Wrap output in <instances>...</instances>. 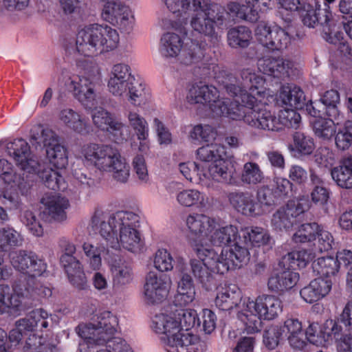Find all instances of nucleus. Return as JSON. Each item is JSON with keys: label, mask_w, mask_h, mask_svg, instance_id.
I'll list each match as a JSON object with an SVG mask.
<instances>
[{"label": "nucleus", "mask_w": 352, "mask_h": 352, "mask_svg": "<svg viewBox=\"0 0 352 352\" xmlns=\"http://www.w3.org/2000/svg\"><path fill=\"white\" fill-rule=\"evenodd\" d=\"M186 225L195 236L190 241L196 255L189 261L190 271L204 286L211 282L212 273L224 274L249 261L250 252L239 245L236 226L221 225L218 219L199 213L187 216Z\"/></svg>", "instance_id": "nucleus-1"}, {"label": "nucleus", "mask_w": 352, "mask_h": 352, "mask_svg": "<svg viewBox=\"0 0 352 352\" xmlns=\"http://www.w3.org/2000/svg\"><path fill=\"white\" fill-rule=\"evenodd\" d=\"M208 69H212L214 78L228 94L239 98L243 104L242 112L233 113L232 118L240 119L252 128L264 131H280L285 127L300 126L301 117L294 108L286 107L276 116L265 107L272 95L265 87V80L260 74L246 68L237 76L216 64L210 65Z\"/></svg>", "instance_id": "nucleus-2"}, {"label": "nucleus", "mask_w": 352, "mask_h": 352, "mask_svg": "<svg viewBox=\"0 0 352 352\" xmlns=\"http://www.w3.org/2000/svg\"><path fill=\"white\" fill-rule=\"evenodd\" d=\"M89 226L104 240V243L85 242L82 245L89 266L94 270L101 267L102 254L104 257L107 250L120 252L123 249L138 253L143 248L144 243L138 230L140 217L132 212L118 211L106 218L102 210L96 209Z\"/></svg>", "instance_id": "nucleus-3"}, {"label": "nucleus", "mask_w": 352, "mask_h": 352, "mask_svg": "<svg viewBox=\"0 0 352 352\" xmlns=\"http://www.w3.org/2000/svg\"><path fill=\"white\" fill-rule=\"evenodd\" d=\"M118 326V318L107 311L96 314L88 323L79 324L76 331L82 339L79 352H133L125 340L114 337Z\"/></svg>", "instance_id": "nucleus-4"}, {"label": "nucleus", "mask_w": 352, "mask_h": 352, "mask_svg": "<svg viewBox=\"0 0 352 352\" xmlns=\"http://www.w3.org/2000/svg\"><path fill=\"white\" fill-rule=\"evenodd\" d=\"M120 43L118 31L107 25L91 23L80 26L75 44L67 47V53L80 63L91 58L116 50Z\"/></svg>", "instance_id": "nucleus-5"}, {"label": "nucleus", "mask_w": 352, "mask_h": 352, "mask_svg": "<svg viewBox=\"0 0 352 352\" xmlns=\"http://www.w3.org/2000/svg\"><path fill=\"white\" fill-rule=\"evenodd\" d=\"M152 330L160 336L166 352H205L206 344L192 332L179 331L175 313L160 310L151 318Z\"/></svg>", "instance_id": "nucleus-6"}, {"label": "nucleus", "mask_w": 352, "mask_h": 352, "mask_svg": "<svg viewBox=\"0 0 352 352\" xmlns=\"http://www.w3.org/2000/svg\"><path fill=\"white\" fill-rule=\"evenodd\" d=\"M188 25L186 18L179 19L171 23V28L183 34L184 38L172 32L164 33L160 40L159 52L166 58H174L178 56L183 46L184 50L179 57V61L185 65L205 67V48L187 32Z\"/></svg>", "instance_id": "nucleus-7"}, {"label": "nucleus", "mask_w": 352, "mask_h": 352, "mask_svg": "<svg viewBox=\"0 0 352 352\" xmlns=\"http://www.w3.org/2000/svg\"><path fill=\"white\" fill-rule=\"evenodd\" d=\"M83 164L100 174H108L117 182L125 184L130 176L126 159L116 147L108 144L89 143L80 151Z\"/></svg>", "instance_id": "nucleus-8"}, {"label": "nucleus", "mask_w": 352, "mask_h": 352, "mask_svg": "<svg viewBox=\"0 0 352 352\" xmlns=\"http://www.w3.org/2000/svg\"><path fill=\"white\" fill-rule=\"evenodd\" d=\"M101 80L99 67L92 64L85 69L82 76L70 75L67 71H63L52 76L51 83L52 86L57 85L60 89L65 87L85 109H91L99 102L96 87L100 85Z\"/></svg>", "instance_id": "nucleus-9"}, {"label": "nucleus", "mask_w": 352, "mask_h": 352, "mask_svg": "<svg viewBox=\"0 0 352 352\" xmlns=\"http://www.w3.org/2000/svg\"><path fill=\"white\" fill-rule=\"evenodd\" d=\"M238 318L247 332L253 333L261 329L263 320H272L278 317L283 311V303L278 297L264 294L255 299L245 297Z\"/></svg>", "instance_id": "nucleus-10"}, {"label": "nucleus", "mask_w": 352, "mask_h": 352, "mask_svg": "<svg viewBox=\"0 0 352 352\" xmlns=\"http://www.w3.org/2000/svg\"><path fill=\"white\" fill-rule=\"evenodd\" d=\"M13 292L10 294L8 285H0V314L6 313L18 316L27 309L23 302L24 300H41L52 295L50 287L36 282L33 278H30L26 285H15Z\"/></svg>", "instance_id": "nucleus-11"}, {"label": "nucleus", "mask_w": 352, "mask_h": 352, "mask_svg": "<svg viewBox=\"0 0 352 352\" xmlns=\"http://www.w3.org/2000/svg\"><path fill=\"white\" fill-rule=\"evenodd\" d=\"M186 100L190 104H203L209 106L214 115L224 116L232 120L240 119L232 118L233 113H241L243 104L228 98H219L216 87L208 85H194L188 91Z\"/></svg>", "instance_id": "nucleus-12"}, {"label": "nucleus", "mask_w": 352, "mask_h": 352, "mask_svg": "<svg viewBox=\"0 0 352 352\" xmlns=\"http://www.w3.org/2000/svg\"><path fill=\"white\" fill-rule=\"evenodd\" d=\"M200 6L191 7L190 10L193 11L190 20V26L192 31L199 35L210 36L217 40L214 33V23L223 20L221 7L211 3L209 0H201Z\"/></svg>", "instance_id": "nucleus-13"}, {"label": "nucleus", "mask_w": 352, "mask_h": 352, "mask_svg": "<svg viewBox=\"0 0 352 352\" xmlns=\"http://www.w3.org/2000/svg\"><path fill=\"white\" fill-rule=\"evenodd\" d=\"M196 157L199 163L207 166V169L211 173L223 168L228 173L226 177L212 179L217 182L230 183L235 171L234 161L226 157L225 148L217 144H210L199 148L196 151Z\"/></svg>", "instance_id": "nucleus-14"}, {"label": "nucleus", "mask_w": 352, "mask_h": 352, "mask_svg": "<svg viewBox=\"0 0 352 352\" xmlns=\"http://www.w3.org/2000/svg\"><path fill=\"white\" fill-rule=\"evenodd\" d=\"M302 21L305 25L314 28L318 23L323 25L325 39L330 43H336L340 38V34L336 31L337 25L331 11L322 10L320 5L316 1L314 6L310 3L304 5L302 14Z\"/></svg>", "instance_id": "nucleus-15"}, {"label": "nucleus", "mask_w": 352, "mask_h": 352, "mask_svg": "<svg viewBox=\"0 0 352 352\" xmlns=\"http://www.w3.org/2000/svg\"><path fill=\"white\" fill-rule=\"evenodd\" d=\"M101 16L122 33H130L135 25V16L129 6L119 0H100Z\"/></svg>", "instance_id": "nucleus-16"}, {"label": "nucleus", "mask_w": 352, "mask_h": 352, "mask_svg": "<svg viewBox=\"0 0 352 352\" xmlns=\"http://www.w3.org/2000/svg\"><path fill=\"white\" fill-rule=\"evenodd\" d=\"M223 169V168H219L210 173L205 164L192 161L179 162L177 165L178 171L188 182L206 188H213L212 179L221 178L223 176L226 178L228 173Z\"/></svg>", "instance_id": "nucleus-17"}, {"label": "nucleus", "mask_w": 352, "mask_h": 352, "mask_svg": "<svg viewBox=\"0 0 352 352\" xmlns=\"http://www.w3.org/2000/svg\"><path fill=\"white\" fill-rule=\"evenodd\" d=\"M0 179L3 182L0 186V199L16 202L19 192H24L26 184H23L24 179L16 173L12 163L6 159H0Z\"/></svg>", "instance_id": "nucleus-18"}, {"label": "nucleus", "mask_w": 352, "mask_h": 352, "mask_svg": "<svg viewBox=\"0 0 352 352\" xmlns=\"http://www.w3.org/2000/svg\"><path fill=\"white\" fill-rule=\"evenodd\" d=\"M318 103L310 101L306 104V111L310 116L309 122L312 126L315 135L324 140H329L336 132L339 126L344 120V116H327L322 118L320 116V111L317 109Z\"/></svg>", "instance_id": "nucleus-19"}, {"label": "nucleus", "mask_w": 352, "mask_h": 352, "mask_svg": "<svg viewBox=\"0 0 352 352\" xmlns=\"http://www.w3.org/2000/svg\"><path fill=\"white\" fill-rule=\"evenodd\" d=\"M342 332L339 322L333 319L327 320L322 324L311 323L305 333V341L317 346H325L333 340H338Z\"/></svg>", "instance_id": "nucleus-20"}, {"label": "nucleus", "mask_w": 352, "mask_h": 352, "mask_svg": "<svg viewBox=\"0 0 352 352\" xmlns=\"http://www.w3.org/2000/svg\"><path fill=\"white\" fill-rule=\"evenodd\" d=\"M13 268L32 278L42 275L47 269V264L36 253L26 250L13 251L9 254Z\"/></svg>", "instance_id": "nucleus-21"}, {"label": "nucleus", "mask_w": 352, "mask_h": 352, "mask_svg": "<svg viewBox=\"0 0 352 352\" xmlns=\"http://www.w3.org/2000/svg\"><path fill=\"white\" fill-rule=\"evenodd\" d=\"M170 288V279L166 275L149 272L144 285L143 299L146 304L154 305L165 299Z\"/></svg>", "instance_id": "nucleus-22"}, {"label": "nucleus", "mask_w": 352, "mask_h": 352, "mask_svg": "<svg viewBox=\"0 0 352 352\" xmlns=\"http://www.w3.org/2000/svg\"><path fill=\"white\" fill-rule=\"evenodd\" d=\"M91 118L95 126L109 132L115 142L120 144L127 139V127L104 108L93 109Z\"/></svg>", "instance_id": "nucleus-23"}, {"label": "nucleus", "mask_w": 352, "mask_h": 352, "mask_svg": "<svg viewBox=\"0 0 352 352\" xmlns=\"http://www.w3.org/2000/svg\"><path fill=\"white\" fill-rule=\"evenodd\" d=\"M309 209L306 199H293L279 208L272 216L271 225L278 231H287L294 225V219Z\"/></svg>", "instance_id": "nucleus-24"}, {"label": "nucleus", "mask_w": 352, "mask_h": 352, "mask_svg": "<svg viewBox=\"0 0 352 352\" xmlns=\"http://www.w3.org/2000/svg\"><path fill=\"white\" fill-rule=\"evenodd\" d=\"M133 78L129 65L115 64L111 67L107 81L109 93L116 98L124 100Z\"/></svg>", "instance_id": "nucleus-25"}, {"label": "nucleus", "mask_w": 352, "mask_h": 352, "mask_svg": "<svg viewBox=\"0 0 352 352\" xmlns=\"http://www.w3.org/2000/svg\"><path fill=\"white\" fill-rule=\"evenodd\" d=\"M258 41L271 50H280L287 47L290 38L285 30L278 26H269L261 23L255 30Z\"/></svg>", "instance_id": "nucleus-26"}, {"label": "nucleus", "mask_w": 352, "mask_h": 352, "mask_svg": "<svg viewBox=\"0 0 352 352\" xmlns=\"http://www.w3.org/2000/svg\"><path fill=\"white\" fill-rule=\"evenodd\" d=\"M65 254L60 257L61 265L67 274L70 283L79 289H83L87 286V278L80 263L73 256L76 252L75 245L67 243Z\"/></svg>", "instance_id": "nucleus-27"}, {"label": "nucleus", "mask_w": 352, "mask_h": 352, "mask_svg": "<svg viewBox=\"0 0 352 352\" xmlns=\"http://www.w3.org/2000/svg\"><path fill=\"white\" fill-rule=\"evenodd\" d=\"M120 252H111L107 250L104 260L109 267L114 287H119L130 283L133 280V270L129 263L122 259Z\"/></svg>", "instance_id": "nucleus-28"}, {"label": "nucleus", "mask_w": 352, "mask_h": 352, "mask_svg": "<svg viewBox=\"0 0 352 352\" xmlns=\"http://www.w3.org/2000/svg\"><path fill=\"white\" fill-rule=\"evenodd\" d=\"M56 118L60 125L77 134L86 135L90 132L91 126L88 119L72 108L60 107L56 113Z\"/></svg>", "instance_id": "nucleus-29"}, {"label": "nucleus", "mask_w": 352, "mask_h": 352, "mask_svg": "<svg viewBox=\"0 0 352 352\" xmlns=\"http://www.w3.org/2000/svg\"><path fill=\"white\" fill-rule=\"evenodd\" d=\"M240 288L235 284H224L217 289L214 300L216 307L222 311H230L237 308V315L241 311V305L244 298Z\"/></svg>", "instance_id": "nucleus-30"}, {"label": "nucleus", "mask_w": 352, "mask_h": 352, "mask_svg": "<svg viewBox=\"0 0 352 352\" xmlns=\"http://www.w3.org/2000/svg\"><path fill=\"white\" fill-rule=\"evenodd\" d=\"M272 0H245V4L241 5L231 2L228 5V10L236 16L250 22H255L259 18V12L270 9Z\"/></svg>", "instance_id": "nucleus-31"}, {"label": "nucleus", "mask_w": 352, "mask_h": 352, "mask_svg": "<svg viewBox=\"0 0 352 352\" xmlns=\"http://www.w3.org/2000/svg\"><path fill=\"white\" fill-rule=\"evenodd\" d=\"M6 150L18 166L25 171L35 170L38 162L31 157L30 148L28 142L23 139H16L7 144Z\"/></svg>", "instance_id": "nucleus-32"}, {"label": "nucleus", "mask_w": 352, "mask_h": 352, "mask_svg": "<svg viewBox=\"0 0 352 352\" xmlns=\"http://www.w3.org/2000/svg\"><path fill=\"white\" fill-rule=\"evenodd\" d=\"M280 333L289 345L296 349L303 350L307 346L302 322L296 318H287L283 324L278 326Z\"/></svg>", "instance_id": "nucleus-33"}, {"label": "nucleus", "mask_w": 352, "mask_h": 352, "mask_svg": "<svg viewBox=\"0 0 352 352\" xmlns=\"http://www.w3.org/2000/svg\"><path fill=\"white\" fill-rule=\"evenodd\" d=\"M196 298V288L193 279L186 272H181L177 283L173 303L176 307H184L192 304Z\"/></svg>", "instance_id": "nucleus-34"}, {"label": "nucleus", "mask_w": 352, "mask_h": 352, "mask_svg": "<svg viewBox=\"0 0 352 352\" xmlns=\"http://www.w3.org/2000/svg\"><path fill=\"white\" fill-rule=\"evenodd\" d=\"M332 285V280L324 279L322 277L314 278L300 290V296L305 302L314 303L329 294Z\"/></svg>", "instance_id": "nucleus-35"}, {"label": "nucleus", "mask_w": 352, "mask_h": 352, "mask_svg": "<svg viewBox=\"0 0 352 352\" xmlns=\"http://www.w3.org/2000/svg\"><path fill=\"white\" fill-rule=\"evenodd\" d=\"M257 65L261 72L274 78H285L292 72L293 64L291 61L274 58L268 55L258 59Z\"/></svg>", "instance_id": "nucleus-36"}, {"label": "nucleus", "mask_w": 352, "mask_h": 352, "mask_svg": "<svg viewBox=\"0 0 352 352\" xmlns=\"http://www.w3.org/2000/svg\"><path fill=\"white\" fill-rule=\"evenodd\" d=\"M176 200L182 207L194 208L201 212H206L210 207L208 197L205 192L196 188L183 189L178 192Z\"/></svg>", "instance_id": "nucleus-37"}, {"label": "nucleus", "mask_w": 352, "mask_h": 352, "mask_svg": "<svg viewBox=\"0 0 352 352\" xmlns=\"http://www.w3.org/2000/svg\"><path fill=\"white\" fill-rule=\"evenodd\" d=\"M282 272L270 276L267 288L270 292L283 294L294 288L299 280L298 273L289 268H283Z\"/></svg>", "instance_id": "nucleus-38"}, {"label": "nucleus", "mask_w": 352, "mask_h": 352, "mask_svg": "<svg viewBox=\"0 0 352 352\" xmlns=\"http://www.w3.org/2000/svg\"><path fill=\"white\" fill-rule=\"evenodd\" d=\"M45 207L44 212L56 221H63L67 219L66 210L69 207V200L57 194H45L41 199Z\"/></svg>", "instance_id": "nucleus-39"}, {"label": "nucleus", "mask_w": 352, "mask_h": 352, "mask_svg": "<svg viewBox=\"0 0 352 352\" xmlns=\"http://www.w3.org/2000/svg\"><path fill=\"white\" fill-rule=\"evenodd\" d=\"M23 173V175H25V173H28L31 175V179H28V176H26V179H24L23 184H26V188L23 192L25 193L28 189L31 186L30 181H34L36 179L37 177L41 178L45 186L54 190L60 189V183L63 181V178L60 175L59 173L53 170L52 168H45L41 165L38 164L35 166V170H32L30 173L28 171H25ZM25 179L23 177H22ZM23 195V193H21Z\"/></svg>", "instance_id": "nucleus-40"}, {"label": "nucleus", "mask_w": 352, "mask_h": 352, "mask_svg": "<svg viewBox=\"0 0 352 352\" xmlns=\"http://www.w3.org/2000/svg\"><path fill=\"white\" fill-rule=\"evenodd\" d=\"M23 173V175H25V173H28L31 175V179H28V176H26V179H24L23 184H26V188L23 192L25 193L28 189L31 186L30 181H34L36 179L37 177L41 178L45 186L54 190L60 189V183L63 181V178L60 175L59 173L53 170L52 168H45L41 165L38 164L35 166V170H32L30 173L28 171H25ZM25 179L23 177H22ZM23 195V193H21Z\"/></svg>", "instance_id": "nucleus-41"}, {"label": "nucleus", "mask_w": 352, "mask_h": 352, "mask_svg": "<svg viewBox=\"0 0 352 352\" xmlns=\"http://www.w3.org/2000/svg\"><path fill=\"white\" fill-rule=\"evenodd\" d=\"M229 199L232 206L243 215L255 217L264 214V210L248 193L234 192Z\"/></svg>", "instance_id": "nucleus-42"}, {"label": "nucleus", "mask_w": 352, "mask_h": 352, "mask_svg": "<svg viewBox=\"0 0 352 352\" xmlns=\"http://www.w3.org/2000/svg\"><path fill=\"white\" fill-rule=\"evenodd\" d=\"M316 256V252L311 248H299L283 256L279 261L278 265L280 268L302 269Z\"/></svg>", "instance_id": "nucleus-43"}, {"label": "nucleus", "mask_w": 352, "mask_h": 352, "mask_svg": "<svg viewBox=\"0 0 352 352\" xmlns=\"http://www.w3.org/2000/svg\"><path fill=\"white\" fill-rule=\"evenodd\" d=\"M140 107L151 104L153 100L150 88L141 80L133 78L124 100Z\"/></svg>", "instance_id": "nucleus-44"}, {"label": "nucleus", "mask_w": 352, "mask_h": 352, "mask_svg": "<svg viewBox=\"0 0 352 352\" xmlns=\"http://www.w3.org/2000/svg\"><path fill=\"white\" fill-rule=\"evenodd\" d=\"M277 101L286 107L296 109H302L304 106L306 107L307 104L302 90L292 84L285 85L280 87Z\"/></svg>", "instance_id": "nucleus-45"}, {"label": "nucleus", "mask_w": 352, "mask_h": 352, "mask_svg": "<svg viewBox=\"0 0 352 352\" xmlns=\"http://www.w3.org/2000/svg\"><path fill=\"white\" fill-rule=\"evenodd\" d=\"M331 176L338 186L344 189L352 188V156L342 157L339 164L331 168Z\"/></svg>", "instance_id": "nucleus-46"}, {"label": "nucleus", "mask_w": 352, "mask_h": 352, "mask_svg": "<svg viewBox=\"0 0 352 352\" xmlns=\"http://www.w3.org/2000/svg\"><path fill=\"white\" fill-rule=\"evenodd\" d=\"M51 320V314L43 309H36L29 313L28 316L18 320L19 326H25L29 332L42 331L48 327Z\"/></svg>", "instance_id": "nucleus-47"}, {"label": "nucleus", "mask_w": 352, "mask_h": 352, "mask_svg": "<svg viewBox=\"0 0 352 352\" xmlns=\"http://www.w3.org/2000/svg\"><path fill=\"white\" fill-rule=\"evenodd\" d=\"M245 244L261 247L272 243V237L267 230L260 226H248L241 230Z\"/></svg>", "instance_id": "nucleus-48"}, {"label": "nucleus", "mask_w": 352, "mask_h": 352, "mask_svg": "<svg viewBox=\"0 0 352 352\" xmlns=\"http://www.w3.org/2000/svg\"><path fill=\"white\" fill-rule=\"evenodd\" d=\"M47 157L50 161V164L54 168L53 170L59 173L63 178L60 183V188L64 182V178L61 172L68 164V156L67 149L60 144H56L55 146L50 147L46 149Z\"/></svg>", "instance_id": "nucleus-49"}, {"label": "nucleus", "mask_w": 352, "mask_h": 352, "mask_svg": "<svg viewBox=\"0 0 352 352\" xmlns=\"http://www.w3.org/2000/svg\"><path fill=\"white\" fill-rule=\"evenodd\" d=\"M313 268L324 279H330L336 277L340 271L338 264L333 256H322L317 258L313 263Z\"/></svg>", "instance_id": "nucleus-50"}, {"label": "nucleus", "mask_w": 352, "mask_h": 352, "mask_svg": "<svg viewBox=\"0 0 352 352\" xmlns=\"http://www.w3.org/2000/svg\"><path fill=\"white\" fill-rule=\"evenodd\" d=\"M240 179L244 184L255 186L264 181L265 175L256 162H245L243 166Z\"/></svg>", "instance_id": "nucleus-51"}, {"label": "nucleus", "mask_w": 352, "mask_h": 352, "mask_svg": "<svg viewBox=\"0 0 352 352\" xmlns=\"http://www.w3.org/2000/svg\"><path fill=\"white\" fill-rule=\"evenodd\" d=\"M252 39L251 31L244 26L232 28L228 33V41L232 47H246Z\"/></svg>", "instance_id": "nucleus-52"}, {"label": "nucleus", "mask_w": 352, "mask_h": 352, "mask_svg": "<svg viewBox=\"0 0 352 352\" xmlns=\"http://www.w3.org/2000/svg\"><path fill=\"white\" fill-rule=\"evenodd\" d=\"M21 234L13 228L7 226L0 229V250L6 251L12 247L22 245Z\"/></svg>", "instance_id": "nucleus-53"}, {"label": "nucleus", "mask_w": 352, "mask_h": 352, "mask_svg": "<svg viewBox=\"0 0 352 352\" xmlns=\"http://www.w3.org/2000/svg\"><path fill=\"white\" fill-rule=\"evenodd\" d=\"M320 102L325 107L326 116H336L337 118L339 116H344L338 108V104L340 103V94L336 89H330L324 91L320 95Z\"/></svg>", "instance_id": "nucleus-54"}, {"label": "nucleus", "mask_w": 352, "mask_h": 352, "mask_svg": "<svg viewBox=\"0 0 352 352\" xmlns=\"http://www.w3.org/2000/svg\"><path fill=\"white\" fill-rule=\"evenodd\" d=\"M321 226L316 223H304L300 225L292 236L295 243H311L316 239V234Z\"/></svg>", "instance_id": "nucleus-55"}, {"label": "nucleus", "mask_w": 352, "mask_h": 352, "mask_svg": "<svg viewBox=\"0 0 352 352\" xmlns=\"http://www.w3.org/2000/svg\"><path fill=\"white\" fill-rule=\"evenodd\" d=\"M335 144L340 151H346L352 146V121H345L343 126L337 128Z\"/></svg>", "instance_id": "nucleus-56"}, {"label": "nucleus", "mask_w": 352, "mask_h": 352, "mask_svg": "<svg viewBox=\"0 0 352 352\" xmlns=\"http://www.w3.org/2000/svg\"><path fill=\"white\" fill-rule=\"evenodd\" d=\"M128 122L134 130L138 140H144L148 138V124L144 118L135 111H130L127 115Z\"/></svg>", "instance_id": "nucleus-57"}, {"label": "nucleus", "mask_w": 352, "mask_h": 352, "mask_svg": "<svg viewBox=\"0 0 352 352\" xmlns=\"http://www.w3.org/2000/svg\"><path fill=\"white\" fill-rule=\"evenodd\" d=\"M217 131L208 124H197L189 132V138L193 142H211L216 139Z\"/></svg>", "instance_id": "nucleus-58"}, {"label": "nucleus", "mask_w": 352, "mask_h": 352, "mask_svg": "<svg viewBox=\"0 0 352 352\" xmlns=\"http://www.w3.org/2000/svg\"><path fill=\"white\" fill-rule=\"evenodd\" d=\"M166 8L173 14H177L182 18H185L183 14H186L190 11L191 7L200 6L201 0H162ZM187 19V18L186 17Z\"/></svg>", "instance_id": "nucleus-59"}, {"label": "nucleus", "mask_w": 352, "mask_h": 352, "mask_svg": "<svg viewBox=\"0 0 352 352\" xmlns=\"http://www.w3.org/2000/svg\"><path fill=\"white\" fill-rule=\"evenodd\" d=\"M175 314L179 324V331L190 332L191 329L200 324L198 314L193 309H182Z\"/></svg>", "instance_id": "nucleus-60"}, {"label": "nucleus", "mask_w": 352, "mask_h": 352, "mask_svg": "<svg viewBox=\"0 0 352 352\" xmlns=\"http://www.w3.org/2000/svg\"><path fill=\"white\" fill-rule=\"evenodd\" d=\"M293 150L301 155H309L315 149L314 139L302 133H296L294 135Z\"/></svg>", "instance_id": "nucleus-61"}, {"label": "nucleus", "mask_w": 352, "mask_h": 352, "mask_svg": "<svg viewBox=\"0 0 352 352\" xmlns=\"http://www.w3.org/2000/svg\"><path fill=\"white\" fill-rule=\"evenodd\" d=\"M313 242L314 248L311 249L316 252V255H317L318 253L330 250L332 248L334 239L331 232L321 226L316 234V239Z\"/></svg>", "instance_id": "nucleus-62"}, {"label": "nucleus", "mask_w": 352, "mask_h": 352, "mask_svg": "<svg viewBox=\"0 0 352 352\" xmlns=\"http://www.w3.org/2000/svg\"><path fill=\"white\" fill-rule=\"evenodd\" d=\"M258 205L264 210V214L268 213L271 208L276 204L277 197L273 190L267 186L261 187L256 194Z\"/></svg>", "instance_id": "nucleus-63"}, {"label": "nucleus", "mask_w": 352, "mask_h": 352, "mask_svg": "<svg viewBox=\"0 0 352 352\" xmlns=\"http://www.w3.org/2000/svg\"><path fill=\"white\" fill-rule=\"evenodd\" d=\"M174 260L171 254L164 248L158 249L153 258L155 267L160 272H169L173 269Z\"/></svg>", "instance_id": "nucleus-64"}]
</instances>
